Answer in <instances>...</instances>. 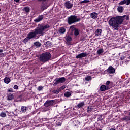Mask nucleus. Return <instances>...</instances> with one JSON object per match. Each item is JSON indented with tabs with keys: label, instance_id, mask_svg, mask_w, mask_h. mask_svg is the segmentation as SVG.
<instances>
[{
	"label": "nucleus",
	"instance_id": "nucleus-1",
	"mask_svg": "<svg viewBox=\"0 0 130 130\" xmlns=\"http://www.w3.org/2000/svg\"><path fill=\"white\" fill-rule=\"evenodd\" d=\"M49 28H50V26L48 24H45L42 23L38 24L34 31L29 32L27 34V37L24 39L23 41L24 42H28L30 39H38L39 36L37 35L43 36L45 33V31H46L47 29H49Z\"/></svg>",
	"mask_w": 130,
	"mask_h": 130
},
{
	"label": "nucleus",
	"instance_id": "nucleus-2",
	"mask_svg": "<svg viewBox=\"0 0 130 130\" xmlns=\"http://www.w3.org/2000/svg\"><path fill=\"white\" fill-rule=\"evenodd\" d=\"M126 17V15H124L122 16H117L111 18L109 21V25L112 26V28L115 30H118L119 29V27H120V25L123 23Z\"/></svg>",
	"mask_w": 130,
	"mask_h": 130
},
{
	"label": "nucleus",
	"instance_id": "nucleus-3",
	"mask_svg": "<svg viewBox=\"0 0 130 130\" xmlns=\"http://www.w3.org/2000/svg\"><path fill=\"white\" fill-rule=\"evenodd\" d=\"M39 60L41 62H47V61L51 60V54L49 52L42 53L40 55Z\"/></svg>",
	"mask_w": 130,
	"mask_h": 130
},
{
	"label": "nucleus",
	"instance_id": "nucleus-4",
	"mask_svg": "<svg viewBox=\"0 0 130 130\" xmlns=\"http://www.w3.org/2000/svg\"><path fill=\"white\" fill-rule=\"evenodd\" d=\"M68 23L69 25H72V24H75L81 21V18H78L77 16L76 15H71L68 18Z\"/></svg>",
	"mask_w": 130,
	"mask_h": 130
},
{
	"label": "nucleus",
	"instance_id": "nucleus-5",
	"mask_svg": "<svg viewBox=\"0 0 130 130\" xmlns=\"http://www.w3.org/2000/svg\"><path fill=\"white\" fill-rule=\"evenodd\" d=\"M54 83L53 84L54 87H55L57 84H61L62 83H64L66 82V78L61 77L60 78H57L54 80Z\"/></svg>",
	"mask_w": 130,
	"mask_h": 130
},
{
	"label": "nucleus",
	"instance_id": "nucleus-6",
	"mask_svg": "<svg viewBox=\"0 0 130 130\" xmlns=\"http://www.w3.org/2000/svg\"><path fill=\"white\" fill-rule=\"evenodd\" d=\"M55 102V100H47L45 103H44V107H49V106H51L53 105Z\"/></svg>",
	"mask_w": 130,
	"mask_h": 130
},
{
	"label": "nucleus",
	"instance_id": "nucleus-7",
	"mask_svg": "<svg viewBox=\"0 0 130 130\" xmlns=\"http://www.w3.org/2000/svg\"><path fill=\"white\" fill-rule=\"evenodd\" d=\"M106 72L108 74H114L115 73V69L112 66H110L106 70Z\"/></svg>",
	"mask_w": 130,
	"mask_h": 130
},
{
	"label": "nucleus",
	"instance_id": "nucleus-8",
	"mask_svg": "<svg viewBox=\"0 0 130 130\" xmlns=\"http://www.w3.org/2000/svg\"><path fill=\"white\" fill-rule=\"evenodd\" d=\"M40 8L42 11H44V10H46L48 8V6L46 4V2H41Z\"/></svg>",
	"mask_w": 130,
	"mask_h": 130
},
{
	"label": "nucleus",
	"instance_id": "nucleus-9",
	"mask_svg": "<svg viewBox=\"0 0 130 130\" xmlns=\"http://www.w3.org/2000/svg\"><path fill=\"white\" fill-rule=\"evenodd\" d=\"M109 89H110V88H109V86L108 85L106 86L103 85L100 87V90L102 92H104V91H107L109 90Z\"/></svg>",
	"mask_w": 130,
	"mask_h": 130
},
{
	"label": "nucleus",
	"instance_id": "nucleus-10",
	"mask_svg": "<svg viewBox=\"0 0 130 130\" xmlns=\"http://www.w3.org/2000/svg\"><path fill=\"white\" fill-rule=\"evenodd\" d=\"M64 6L67 9H72L73 8V4L71 3V1L66 2Z\"/></svg>",
	"mask_w": 130,
	"mask_h": 130
},
{
	"label": "nucleus",
	"instance_id": "nucleus-11",
	"mask_svg": "<svg viewBox=\"0 0 130 130\" xmlns=\"http://www.w3.org/2000/svg\"><path fill=\"white\" fill-rule=\"evenodd\" d=\"M43 20V15H39L36 19L34 21L35 23H39V22H41Z\"/></svg>",
	"mask_w": 130,
	"mask_h": 130
},
{
	"label": "nucleus",
	"instance_id": "nucleus-12",
	"mask_svg": "<svg viewBox=\"0 0 130 130\" xmlns=\"http://www.w3.org/2000/svg\"><path fill=\"white\" fill-rule=\"evenodd\" d=\"M128 5L130 4V0H123L121 1L119 4V6H121V5Z\"/></svg>",
	"mask_w": 130,
	"mask_h": 130
},
{
	"label": "nucleus",
	"instance_id": "nucleus-13",
	"mask_svg": "<svg viewBox=\"0 0 130 130\" xmlns=\"http://www.w3.org/2000/svg\"><path fill=\"white\" fill-rule=\"evenodd\" d=\"M88 54L86 53H81L79 54H78L77 56H76V58H82V57H86V56H87Z\"/></svg>",
	"mask_w": 130,
	"mask_h": 130
},
{
	"label": "nucleus",
	"instance_id": "nucleus-14",
	"mask_svg": "<svg viewBox=\"0 0 130 130\" xmlns=\"http://www.w3.org/2000/svg\"><path fill=\"white\" fill-rule=\"evenodd\" d=\"M90 17L92 18V19H97L98 17V14L96 12H93L91 13Z\"/></svg>",
	"mask_w": 130,
	"mask_h": 130
},
{
	"label": "nucleus",
	"instance_id": "nucleus-15",
	"mask_svg": "<svg viewBox=\"0 0 130 130\" xmlns=\"http://www.w3.org/2000/svg\"><path fill=\"white\" fill-rule=\"evenodd\" d=\"M117 11L119 13H123V11H124V8L122 6H118L117 8Z\"/></svg>",
	"mask_w": 130,
	"mask_h": 130
},
{
	"label": "nucleus",
	"instance_id": "nucleus-16",
	"mask_svg": "<svg viewBox=\"0 0 130 130\" xmlns=\"http://www.w3.org/2000/svg\"><path fill=\"white\" fill-rule=\"evenodd\" d=\"M59 33H60L61 34H64L66 33V29L63 27H60L59 29Z\"/></svg>",
	"mask_w": 130,
	"mask_h": 130
},
{
	"label": "nucleus",
	"instance_id": "nucleus-17",
	"mask_svg": "<svg viewBox=\"0 0 130 130\" xmlns=\"http://www.w3.org/2000/svg\"><path fill=\"white\" fill-rule=\"evenodd\" d=\"M27 109H28V107L26 106H21V112H23V113L26 112V111H27Z\"/></svg>",
	"mask_w": 130,
	"mask_h": 130
},
{
	"label": "nucleus",
	"instance_id": "nucleus-18",
	"mask_svg": "<svg viewBox=\"0 0 130 130\" xmlns=\"http://www.w3.org/2000/svg\"><path fill=\"white\" fill-rule=\"evenodd\" d=\"M11 82V79L8 77H6L4 79V82L5 84H9Z\"/></svg>",
	"mask_w": 130,
	"mask_h": 130
},
{
	"label": "nucleus",
	"instance_id": "nucleus-19",
	"mask_svg": "<svg viewBox=\"0 0 130 130\" xmlns=\"http://www.w3.org/2000/svg\"><path fill=\"white\" fill-rule=\"evenodd\" d=\"M34 45H35V46H36L37 47H40L42 44H41V43L39 42H36L34 43Z\"/></svg>",
	"mask_w": 130,
	"mask_h": 130
},
{
	"label": "nucleus",
	"instance_id": "nucleus-20",
	"mask_svg": "<svg viewBox=\"0 0 130 130\" xmlns=\"http://www.w3.org/2000/svg\"><path fill=\"white\" fill-rule=\"evenodd\" d=\"M84 105H85V103L84 102H82L79 104H78V105H77V107L78 108H82V107H83V106H84Z\"/></svg>",
	"mask_w": 130,
	"mask_h": 130
},
{
	"label": "nucleus",
	"instance_id": "nucleus-21",
	"mask_svg": "<svg viewBox=\"0 0 130 130\" xmlns=\"http://www.w3.org/2000/svg\"><path fill=\"white\" fill-rule=\"evenodd\" d=\"M14 94H9L8 96L7 100H13V99H14Z\"/></svg>",
	"mask_w": 130,
	"mask_h": 130
},
{
	"label": "nucleus",
	"instance_id": "nucleus-22",
	"mask_svg": "<svg viewBox=\"0 0 130 130\" xmlns=\"http://www.w3.org/2000/svg\"><path fill=\"white\" fill-rule=\"evenodd\" d=\"M102 32V30L101 29H97L95 31V35L98 36H100L101 35V33Z\"/></svg>",
	"mask_w": 130,
	"mask_h": 130
},
{
	"label": "nucleus",
	"instance_id": "nucleus-23",
	"mask_svg": "<svg viewBox=\"0 0 130 130\" xmlns=\"http://www.w3.org/2000/svg\"><path fill=\"white\" fill-rule=\"evenodd\" d=\"M51 45H52V44L51 43V42L50 41H47L46 42L45 44V46L47 47H51Z\"/></svg>",
	"mask_w": 130,
	"mask_h": 130
},
{
	"label": "nucleus",
	"instance_id": "nucleus-24",
	"mask_svg": "<svg viewBox=\"0 0 130 130\" xmlns=\"http://www.w3.org/2000/svg\"><path fill=\"white\" fill-rule=\"evenodd\" d=\"M66 41L67 42H70V41H72V37L70 36H68L66 37Z\"/></svg>",
	"mask_w": 130,
	"mask_h": 130
},
{
	"label": "nucleus",
	"instance_id": "nucleus-25",
	"mask_svg": "<svg viewBox=\"0 0 130 130\" xmlns=\"http://www.w3.org/2000/svg\"><path fill=\"white\" fill-rule=\"evenodd\" d=\"M92 110H93V107L91 106H89L87 108L88 113H90V112H91V111H92Z\"/></svg>",
	"mask_w": 130,
	"mask_h": 130
},
{
	"label": "nucleus",
	"instance_id": "nucleus-26",
	"mask_svg": "<svg viewBox=\"0 0 130 130\" xmlns=\"http://www.w3.org/2000/svg\"><path fill=\"white\" fill-rule=\"evenodd\" d=\"M80 34V31H79V29L78 28H76V29L74 31V35L75 36H78Z\"/></svg>",
	"mask_w": 130,
	"mask_h": 130
},
{
	"label": "nucleus",
	"instance_id": "nucleus-27",
	"mask_svg": "<svg viewBox=\"0 0 130 130\" xmlns=\"http://www.w3.org/2000/svg\"><path fill=\"white\" fill-rule=\"evenodd\" d=\"M72 93L70 92H66L64 94L65 97H70Z\"/></svg>",
	"mask_w": 130,
	"mask_h": 130
},
{
	"label": "nucleus",
	"instance_id": "nucleus-28",
	"mask_svg": "<svg viewBox=\"0 0 130 130\" xmlns=\"http://www.w3.org/2000/svg\"><path fill=\"white\" fill-rule=\"evenodd\" d=\"M88 3H90V1L89 0H84L83 1H81L80 3L81 5H84V4H87Z\"/></svg>",
	"mask_w": 130,
	"mask_h": 130
},
{
	"label": "nucleus",
	"instance_id": "nucleus-29",
	"mask_svg": "<svg viewBox=\"0 0 130 130\" xmlns=\"http://www.w3.org/2000/svg\"><path fill=\"white\" fill-rule=\"evenodd\" d=\"M24 10L26 13H29V12H30V7H25L24 8Z\"/></svg>",
	"mask_w": 130,
	"mask_h": 130
},
{
	"label": "nucleus",
	"instance_id": "nucleus-30",
	"mask_svg": "<svg viewBox=\"0 0 130 130\" xmlns=\"http://www.w3.org/2000/svg\"><path fill=\"white\" fill-rule=\"evenodd\" d=\"M0 116L1 117H6L7 116V114H6V113H5L4 112H2L0 113Z\"/></svg>",
	"mask_w": 130,
	"mask_h": 130
},
{
	"label": "nucleus",
	"instance_id": "nucleus-31",
	"mask_svg": "<svg viewBox=\"0 0 130 130\" xmlns=\"http://www.w3.org/2000/svg\"><path fill=\"white\" fill-rule=\"evenodd\" d=\"M123 120H125L126 121H128V120H130V117L128 116H125L123 118Z\"/></svg>",
	"mask_w": 130,
	"mask_h": 130
},
{
	"label": "nucleus",
	"instance_id": "nucleus-32",
	"mask_svg": "<svg viewBox=\"0 0 130 130\" xmlns=\"http://www.w3.org/2000/svg\"><path fill=\"white\" fill-rule=\"evenodd\" d=\"M103 49H100L97 51V53H98V54H101V53H103Z\"/></svg>",
	"mask_w": 130,
	"mask_h": 130
},
{
	"label": "nucleus",
	"instance_id": "nucleus-33",
	"mask_svg": "<svg viewBox=\"0 0 130 130\" xmlns=\"http://www.w3.org/2000/svg\"><path fill=\"white\" fill-rule=\"evenodd\" d=\"M61 124H62V122L59 121V122L56 123V126H61Z\"/></svg>",
	"mask_w": 130,
	"mask_h": 130
},
{
	"label": "nucleus",
	"instance_id": "nucleus-34",
	"mask_svg": "<svg viewBox=\"0 0 130 130\" xmlns=\"http://www.w3.org/2000/svg\"><path fill=\"white\" fill-rule=\"evenodd\" d=\"M86 81H91L92 80V77L91 76H87L85 77Z\"/></svg>",
	"mask_w": 130,
	"mask_h": 130
},
{
	"label": "nucleus",
	"instance_id": "nucleus-35",
	"mask_svg": "<svg viewBox=\"0 0 130 130\" xmlns=\"http://www.w3.org/2000/svg\"><path fill=\"white\" fill-rule=\"evenodd\" d=\"M70 29H71V31H75L77 28H75L74 26H72L70 27Z\"/></svg>",
	"mask_w": 130,
	"mask_h": 130
},
{
	"label": "nucleus",
	"instance_id": "nucleus-36",
	"mask_svg": "<svg viewBox=\"0 0 130 130\" xmlns=\"http://www.w3.org/2000/svg\"><path fill=\"white\" fill-rule=\"evenodd\" d=\"M38 91H42V90H43V87L42 86H39L38 88Z\"/></svg>",
	"mask_w": 130,
	"mask_h": 130
},
{
	"label": "nucleus",
	"instance_id": "nucleus-37",
	"mask_svg": "<svg viewBox=\"0 0 130 130\" xmlns=\"http://www.w3.org/2000/svg\"><path fill=\"white\" fill-rule=\"evenodd\" d=\"M7 92L9 93L10 92H14V89L12 88H10L8 90Z\"/></svg>",
	"mask_w": 130,
	"mask_h": 130
},
{
	"label": "nucleus",
	"instance_id": "nucleus-38",
	"mask_svg": "<svg viewBox=\"0 0 130 130\" xmlns=\"http://www.w3.org/2000/svg\"><path fill=\"white\" fill-rule=\"evenodd\" d=\"M0 56L1 57H4L5 56V54L2 52H0Z\"/></svg>",
	"mask_w": 130,
	"mask_h": 130
},
{
	"label": "nucleus",
	"instance_id": "nucleus-39",
	"mask_svg": "<svg viewBox=\"0 0 130 130\" xmlns=\"http://www.w3.org/2000/svg\"><path fill=\"white\" fill-rule=\"evenodd\" d=\"M13 88H14V90L18 89V85H14Z\"/></svg>",
	"mask_w": 130,
	"mask_h": 130
},
{
	"label": "nucleus",
	"instance_id": "nucleus-40",
	"mask_svg": "<svg viewBox=\"0 0 130 130\" xmlns=\"http://www.w3.org/2000/svg\"><path fill=\"white\" fill-rule=\"evenodd\" d=\"M38 2H41V3H46V1L47 0H38Z\"/></svg>",
	"mask_w": 130,
	"mask_h": 130
},
{
	"label": "nucleus",
	"instance_id": "nucleus-41",
	"mask_svg": "<svg viewBox=\"0 0 130 130\" xmlns=\"http://www.w3.org/2000/svg\"><path fill=\"white\" fill-rule=\"evenodd\" d=\"M120 60H123L124 59V56L120 57Z\"/></svg>",
	"mask_w": 130,
	"mask_h": 130
},
{
	"label": "nucleus",
	"instance_id": "nucleus-42",
	"mask_svg": "<svg viewBox=\"0 0 130 130\" xmlns=\"http://www.w3.org/2000/svg\"><path fill=\"white\" fill-rule=\"evenodd\" d=\"M110 81H107L106 85L107 86H108V85H110Z\"/></svg>",
	"mask_w": 130,
	"mask_h": 130
},
{
	"label": "nucleus",
	"instance_id": "nucleus-43",
	"mask_svg": "<svg viewBox=\"0 0 130 130\" xmlns=\"http://www.w3.org/2000/svg\"><path fill=\"white\" fill-rule=\"evenodd\" d=\"M54 93H55V94H58V93H59V91H58V90H55Z\"/></svg>",
	"mask_w": 130,
	"mask_h": 130
},
{
	"label": "nucleus",
	"instance_id": "nucleus-44",
	"mask_svg": "<svg viewBox=\"0 0 130 130\" xmlns=\"http://www.w3.org/2000/svg\"><path fill=\"white\" fill-rule=\"evenodd\" d=\"M126 20H129V16H126Z\"/></svg>",
	"mask_w": 130,
	"mask_h": 130
},
{
	"label": "nucleus",
	"instance_id": "nucleus-45",
	"mask_svg": "<svg viewBox=\"0 0 130 130\" xmlns=\"http://www.w3.org/2000/svg\"><path fill=\"white\" fill-rule=\"evenodd\" d=\"M101 117H102L101 116L100 117L98 118V120H102V119H101Z\"/></svg>",
	"mask_w": 130,
	"mask_h": 130
},
{
	"label": "nucleus",
	"instance_id": "nucleus-46",
	"mask_svg": "<svg viewBox=\"0 0 130 130\" xmlns=\"http://www.w3.org/2000/svg\"><path fill=\"white\" fill-rule=\"evenodd\" d=\"M14 1L16 3H19V2H20V0H14Z\"/></svg>",
	"mask_w": 130,
	"mask_h": 130
},
{
	"label": "nucleus",
	"instance_id": "nucleus-47",
	"mask_svg": "<svg viewBox=\"0 0 130 130\" xmlns=\"http://www.w3.org/2000/svg\"><path fill=\"white\" fill-rule=\"evenodd\" d=\"M61 88L62 89H65L66 88V86H62Z\"/></svg>",
	"mask_w": 130,
	"mask_h": 130
},
{
	"label": "nucleus",
	"instance_id": "nucleus-48",
	"mask_svg": "<svg viewBox=\"0 0 130 130\" xmlns=\"http://www.w3.org/2000/svg\"><path fill=\"white\" fill-rule=\"evenodd\" d=\"M4 50L3 49H0V52H3Z\"/></svg>",
	"mask_w": 130,
	"mask_h": 130
},
{
	"label": "nucleus",
	"instance_id": "nucleus-49",
	"mask_svg": "<svg viewBox=\"0 0 130 130\" xmlns=\"http://www.w3.org/2000/svg\"><path fill=\"white\" fill-rule=\"evenodd\" d=\"M18 98H22V95H19V96H18Z\"/></svg>",
	"mask_w": 130,
	"mask_h": 130
},
{
	"label": "nucleus",
	"instance_id": "nucleus-50",
	"mask_svg": "<svg viewBox=\"0 0 130 130\" xmlns=\"http://www.w3.org/2000/svg\"><path fill=\"white\" fill-rule=\"evenodd\" d=\"M110 130H115L114 128H111Z\"/></svg>",
	"mask_w": 130,
	"mask_h": 130
},
{
	"label": "nucleus",
	"instance_id": "nucleus-51",
	"mask_svg": "<svg viewBox=\"0 0 130 130\" xmlns=\"http://www.w3.org/2000/svg\"><path fill=\"white\" fill-rule=\"evenodd\" d=\"M128 115H129V116H130V112H129L128 113Z\"/></svg>",
	"mask_w": 130,
	"mask_h": 130
},
{
	"label": "nucleus",
	"instance_id": "nucleus-52",
	"mask_svg": "<svg viewBox=\"0 0 130 130\" xmlns=\"http://www.w3.org/2000/svg\"><path fill=\"white\" fill-rule=\"evenodd\" d=\"M1 11H2V9L0 8V12H1Z\"/></svg>",
	"mask_w": 130,
	"mask_h": 130
},
{
	"label": "nucleus",
	"instance_id": "nucleus-53",
	"mask_svg": "<svg viewBox=\"0 0 130 130\" xmlns=\"http://www.w3.org/2000/svg\"><path fill=\"white\" fill-rule=\"evenodd\" d=\"M98 130H102V129H98Z\"/></svg>",
	"mask_w": 130,
	"mask_h": 130
}]
</instances>
